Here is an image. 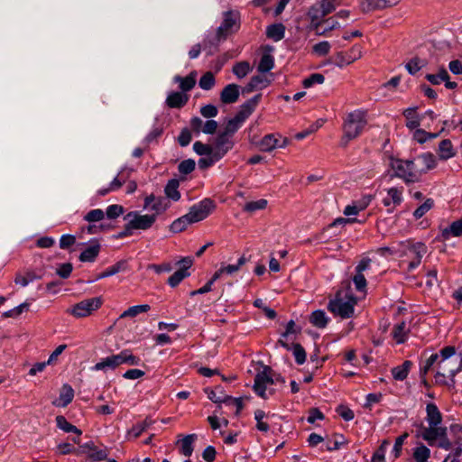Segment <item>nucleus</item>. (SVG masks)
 I'll list each match as a JSON object with an SVG mask.
<instances>
[{"instance_id":"9","label":"nucleus","mask_w":462,"mask_h":462,"mask_svg":"<svg viewBox=\"0 0 462 462\" xmlns=\"http://www.w3.org/2000/svg\"><path fill=\"white\" fill-rule=\"evenodd\" d=\"M232 138L223 131L217 134L212 144L215 157L223 158L233 148L234 142Z\"/></svg>"},{"instance_id":"43","label":"nucleus","mask_w":462,"mask_h":462,"mask_svg":"<svg viewBox=\"0 0 462 462\" xmlns=\"http://www.w3.org/2000/svg\"><path fill=\"white\" fill-rule=\"evenodd\" d=\"M125 268H126V261L122 260V261L117 262L116 264L110 266L109 268H107L98 277L104 278V277L111 276V275H114V274L119 273L120 271L125 270Z\"/></svg>"},{"instance_id":"12","label":"nucleus","mask_w":462,"mask_h":462,"mask_svg":"<svg viewBox=\"0 0 462 462\" xmlns=\"http://www.w3.org/2000/svg\"><path fill=\"white\" fill-rule=\"evenodd\" d=\"M372 259L369 257H364L356 267V274L353 277V282L356 289H365L367 285L366 279L363 274L371 264Z\"/></svg>"},{"instance_id":"60","label":"nucleus","mask_w":462,"mask_h":462,"mask_svg":"<svg viewBox=\"0 0 462 462\" xmlns=\"http://www.w3.org/2000/svg\"><path fill=\"white\" fill-rule=\"evenodd\" d=\"M293 355L295 356V360L299 365H301L306 360V352L304 348L298 343L293 344L292 346Z\"/></svg>"},{"instance_id":"1","label":"nucleus","mask_w":462,"mask_h":462,"mask_svg":"<svg viewBox=\"0 0 462 462\" xmlns=\"http://www.w3.org/2000/svg\"><path fill=\"white\" fill-rule=\"evenodd\" d=\"M367 125V112L356 109L347 113L343 123V135L341 146L346 147L348 143L357 138Z\"/></svg>"},{"instance_id":"37","label":"nucleus","mask_w":462,"mask_h":462,"mask_svg":"<svg viewBox=\"0 0 462 462\" xmlns=\"http://www.w3.org/2000/svg\"><path fill=\"white\" fill-rule=\"evenodd\" d=\"M273 57L269 53H263L258 64L257 69L260 73H265L270 71L273 68Z\"/></svg>"},{"instance_id":"47","label":"nucleus","mask_w":462,"mask_h":462,"mask_svg":"<svg viewBox=\"0 0 462 462\" xmlns=\"http://www.w3.org/2000/svg\"><path fill=\"white\" fill-rule=\"evenodd\" d=\"M189 274L190 273H186L184 270H177L172 275L169 277L168 284L174 288L178 286L182 280L189 276Z\"/></svg>"},{"instance_id":"50","label":"nucleus","mask_w":462,"mask_h":462,"mask_svg":"<svg viewBox=\"0 0 462 462\" xmlns=\"http://www.w3.org/2000/svg\"><path fill=\"white\" fill-rule=\"evenodd\" d=\"M426 79L427 80H429L431 84L433 85H438L439 84L440 80H446V79H449V76H448V71L446 70V69L444 68H441L439 69V74L435 75V74H427L426 75Z\"/></svg>"},{"instance_id":"51","label":"nucleus","mask_w":462,"mask_h":462,"mask_svg":"<svg viewBox=\"0 0 462 462\" xmlns=\"http://www.w3.org/2000/svg\"><path fill=\"white\" fill-rule=\"evenodd\" d=\"M195 167H196L195 161L192 159H188V160L182 161L179 164L178 170L180 174L187 175V174L191 173L195 170Z\"/></svg>"},{"instance_id":"49","label":"nucleus","mask_w":462,"mask_h":462,"mask_svg":"<svg viewBox=\"0 0 462 462\" xmlns=\"http://www.w3.org/2000/svg\"><path fill=\"white\" fill-rule=\"evenodd\" d=\"M266 417L265 412L263 410H256L254 411V419L257 421L256 428L260 431L267 432L269 430V425L263 421Z\"/></svg>"},{"instance_id":"6","label":"nucleus","mask_w":462,"mask_h":462,"mask_svg":"<svg viewBox=\"0 0 462 462\" xmlns=\"http://www.w3.org/2000/svg\"><path fill=\"white\" fill-rule=\"evenodd\" d=\"M102 304L103 299L101 297H94L76 303L67 311L77 319H82L91 316L95 311L100 309Z\"/></svg>"},{"instance_id":"32","label":"nucleus","mask_w":462,"mask_h":462,"mask_svg":"<svg viewBox=\"0 0 462 462\" xmlns=\"http://www.w3.org/2000/svg\"><path fill=\"white\" fill-rule=\"evenodd\" d=\"M197 439L196 434H189L185 436L181 440L180 452L186 456L190 457L193 452V442Z\"/></svg>"},{"instance_id":"33","label":"nucleus","mask_w":462,"mask_h":462,"mask_svg":"<svg viewBox=\"0 0 462 462\" xmlns=\"http://www.w3.org/2000/svg\"><path fill=\"white\" fill-rule=\"evenodd\" d=\"M409 332L406 323L404 321L394 326L393 330V337L398 344H402L405 341L406 336Z\"/></svg>"},{"instance_id":"57","label":"nucleus","mask_w":462,"mask_h":462,"mask_svg":"<svg viewBox=\"0 0 462 462\" xmlns=\"http://www.w3.org/2000/svg\"><path fill=\"white\" fill-rule=\"evenodd\" d=\"M420 158L425 164V169L421 171L422 172L434 169L437 165L436 158L432 153H424Z\"/></svg>"},{"instance_id":"10","label":"nucleus","mask_w":462,"mask_h":462,"mask_svg":"<svg viewBox=\"0 0 462 462\" xmlns=\"http://www.w3.org/2000/svg\"><path fill=\"white\" fill-rule=\"evenodd\" d=\"M239 21V14L233 11H227L224 13V21L222 24L217 30V41L225 40L230 30L237 24Z\"/></svg>"},{"instance_id":"20","label":"nucleus","mask_w":462,"mask_h":462,"mask_svg":"<svg viewBox=\"0 0 462 462\" xmlns=\"http://www.w3.org/2000/svg\"><path fill=\"white\" fill-rule=\"evenodd\" d=\"M456 152L448 139L442 140L439 144L438 155L440 160L446 161L454 157Z\"/></svg>"},{"instance_id":"28","label":"nucleus","mask_w":462,"mask_h":462,"mask_svg":"<svg viewBox=\"0 0 462 462\" xmlns=\"http://www.w3.org/2000/svg\"><path fill=\"white\" fill-rule=\"evenodd\" d=\"M417 107H410L403 111V116L406 118V126L410 129L418 128L420 125V118L416 113Z\"/></svg>"},{"instance_id":"41","label":"nucleus","mask_w":462,"mask_h":462,"mask_svg":"<svg viewBox=\"0 0 462 462\" xmlns=\"http://www.w3.org/2000/svg\"><path fill=\"white\" fill-rule=\"evenodd\" d=\"M150 310V306L148 304L143 305H136L130 307L126 310H125L121 315L120 319L127 318V317H135L140 313L146 312Z\"/></svg>"},{"instance_id":"17","label":"nucleus","mask_w":462,"mask_h":462,"mask_svg":"<svg viewBox=\"0 0 462 462\" xmlns=\"http://www.w3.org/2000/svg\"><path fill=\"white\" fill-rule=\"evenodd\" d=\"M205 393L208 394V397L209 400L214 402L215 403H217V409L215 411V413L220 412L221 410V403L226 402V399L228 397V395H226L220 386L216 387L215 390L211 389H205Z\"/></svg>"},{"instance_id":"24","label":"nucleus","mask_w":462,"mask_h":462,"mask_svg":"<svg viewBox=\"0 0 462 462\" xmlns=\"http://www.w3.org/2000/svg\"><path fill=\"white\" fill-rule=\"evenodd\" d=\"M245 121V119L236 113L233 118L227 121L223 132L233 137Z\"/></svg>"},{"instance_id":"56","label":"nucleus","mask_w":462,"mask_h":462,"mask_svg":"<svg viewBox=\"0 0 462 462\" xmlns=\"http://www.w3.org/2000/svg\"><path fill=\"white\" fill-rule=\"evenodd\" d=\"M308 15L310 17L311 19V26L314 28V25L316 23L318 22H321L320 20L326 16L325 14H323V11L320 9V7L319 5L317 6H312L309 13H308Z\"/></svg>"},{"instance_id":"46","label":"nucleus","mask_w":462,"mask_h":462,"mask_svg":"<svg viewBox=\"0 0 462 462\" xmlns=\"http://www.w3.org/2000/svg\"><path fill=\"white\" fill-rule=\"evenodd\" d=\"M426 65L424 60L418 57L412 58L405 66L410 74L413 75L418 72L422 67Z\"/></svg>"},{"instance_id":"13","label":"nucleus","mask_w":462,"mask_h":462,"mask_svg":"<svg viewBox=\"0 0 462 462\" xmlns=\"http://www.w3.org/2000/svg\"><path fill=\"white\" fill-rule=\"evenodd\" d=\"M74 398V390L69 384H63L60 390L59 398L52 401V405L56 407H66L68 406Z\"/></svg>"},{"instance_id":"25","label":"nucleus","mask_w":462,"mask_h":462,"mask_svg":"<svg viewBox=\"0 0 462 462\" xmlns=\"http://www.w3.org/2000/svg\"><path fill=\"white\" fill-rule=\"evenodd\" d=\"M180 186V180L177 179H171L168 181L164 192L167 198L171 199L174 201H178L180 199V193L178 189Z\"/></svg>"},{"instance_id":"44","label":"nucleus","mask_w":462,"mask_h":462,"mask_svg":"<svg viewBox=\"0 0 462 462\" xmlns=\"http://www.w3.org/2000/svg\"><path fill=\"white\" fill-rule=\"evenodd\" d=\"M430 454V449L426 446L420 445L414 449L413 457L417 462H426Z\"/></svg>"},{"instance_id":"30","label":"nucleus","mask_w":462,"mask_h":462,"mask_svg":"<svg viewBox=\"0 0 462 462\" xmlns=\"http://www.w3.org/2000/svg\"><path fill=\"white\" fill-rule=\"evenodd\" d=\"M57 427L60 430H62L65 432H73L77 434L78 436H80L82 434V431L78 429L76 426L69 423L66 418L62 415H58L55 419Z\"/></svg>"},{"instance_id":"3","label":"nucleus","mask_w":462,"mask_h":462,"mask_svg":"<svg viewBox=\"0 0 462 462\" xmlns=\"http://www.w3.org/2000/svg\"><path fill=\"white\" fill-rule=\"evenodd\" d=\"M388 161V166L393 171V177L403 180L406 184L419 180L420 174L414 170V161L402 160L393 155H389Z\"/></svg>"},{"instance_id":"34","label":"nucleus","mask_w":462,"mask_h":462,"mask_svg":"<svg viewBox=\"0 0 462 462\" xmlns=\"http://www.w3.org/2000/svg\"><path fill=\"white\" fill-rule=\"evenodd\" d=\"M285 27L282 23L270 25L267 28L266 34L274 41H280L284 37Z\"/></svg>"},{"instance_id":"55","label":"nucleus","mask_w":462,"mask_h":462,"mask_svg":"<svg viewBox=\"0 0 462 462\" xmlns=\"http://www.w3.org/2000/svg\"><path fill=\"white\" fill-rule=\"evenodd\" d=\"M410 251L415 254V259L421 262L423 255L427 253V246L423 243L412 244L409 246Z\"/></svg>"},{"instance_id":"15","label":"nucleus","mask_w":462,"mask_h":462,"mask_svg":"<svg viewBox=\"0 0 462 462\" xmlns=\"http://www.w3.org/2000/svg\"><path fill=\"white\" fill-rule=\"evenodd\" d=\"M270 81L264 75H256L251 78L247 85L243 88V93H251L262 89L269 85Z\"/></svg>"},{"instance_id":"36","label":"nucleus","mask_w":462,"mask_h":462,"mask_svg":"<svg viewBox=\"0 0 462 462\" xmlns=\"http://www.w3.org/2000/svg\"><path fill=\"white\" fill-rule=\"evenodd\" d=\"M100 245L98 244L91 245L85 249L79 255L81 262H93L99 253Z\"/></svg>"},{"instance_id":"64","label":"nucleus","mask_w":462,"mask_h":462,"mask_svg":"<svg viewBox=\"0 0 462 462\" xmlns=\"http://www.w3.org/2000/svg\"><path fill=\"white\" fill-rule=\"evenodd\" d=\"M88 458L92 461H102L107 458V451L106 449H98L95 446V449L88 453Z\"/></svg>"},{"instance_id":"22","label":"nucleus","mask_w":462,"mask_h":462,"mask_svg":"<svg viewBox=\"0 0 462 462\" xmlns=\"http://www.w3.org/2000/svg\"><path fill=\"white\" fill-rule=\"evenodd\" d=\"M238 270L239 269L236 264H228L226 266L221 267L213 274L211 279L203 286L202 289H210L214 282L218 280L223 274H231L233 273L237 272Z\"/></svg>"},{"instance_id":"48","label":"nucleus","mask_w":462,"mask_h":462,"mask_svg":"<svg viewBox=\"0 0 462 462\" xmlns=\"http://www.w3.org/2000/svg\"><path fill=\"white\" fill-rule=\"evenodd\" d=\"M193 150L199 155H211V154H214V149H213L212 144L202 143L201 142L194 143Z\"/></svg>"},{"instance_id":"27","label":"nucleus","mask_w":462,"mask_h":462,"mask_svg":"<svg viewBox=\"0 0 462 462\" xmlns=\"http://www.w3.org/2000/svg\"><path fill=\"white\" fill-rule=\"evenodd\" d=\"M260 98L261 94H258L254 96L253 98L247 100L241 106L240 110L237 112V114L244 117L245 119H246L254 111Z\"/></svg>"},{"instance_id":"11","label":"nucleus","mask_w":462,"mask_h":462,"mask_svg":"<svg viewBox=\"0 0 462 462\" xmlns=\"http://www.w3.org/2000/svg\"><path fill=\"white\" fill-rule=\"evenodd\" d=\"M420 432H418L416 436L421 437L430 446H433L437 442L439 437L444 436L445 431H447V428L441 426L429 425V427L426 428L420 425Z\"/></svg>"},{"instance_id":"52","label":"nucleus","mask_w":462,"mask_h":462,"mask_svg":"<svg viewBox=\"0 0 462 462\" xmlns=\"http://www.w3.org/2000/svg\"><path fill=\"white\" fill-rule=\"evenodd\" d=\"M152 423V421L150 419L146 418L143 422L134 426L128 431V434H133L134 438H138Z\"/></svg>"},{"instance_id":"31","label":"nucleus","mask_w":462,"mask_h":462,"mask_svg":"<svg viewBox=\"0 0 462 462\" xmlns=\"http://www.w3.org/2000/svg\"><path fill=\"white\" fill-rule=\"evenodd\" d=\"M450 236H462V218L452 222L449 227L442 230V237L444 239H448Z\"/></svg>"},{"instance_id":"38","label":"nucleus","mask_w":462,"mask_h":462,"mask_svg":"<svg viewBox=\"0 0 462 462\" xmlns=\"http://www.w3.org/2000/svg\"><path fill=\"white\" fill-rule=\"evenodd\" d=\"M192 224V221L189 217L188 214L182 216L181 217L176 219L172 222L170 226V229L173 233H180L186 229L187 226Z\"/></svg>"},{"instance_id":"26","label":"nucleus","mask_w":462,"mask_h":462,"mask_svg":"<svg viewBox=\"0 0 462 462\" xmlns=\"http://www.w3.org/2000/svg\"><path fill=\"white\" fill-rule=\"evenodd\" d=\"M310 322L316 328H324L328 323V318L323 310L313 311L309 319Z\"/></svg>"},{"instance_id":"7","label":"nucleus","mask_w":462,"mask_h":462,"mask_svg":"<svg viewBox=\"0 0 462 462\" xmlns=\"http://www.w3.org/2000/svg\"><path fill=\"white\" fill-rule=\"evenodd\" d=\"M215 208L214 201L210 199H205L192 206L187 214L192 223H196L205 219Z\"/></svg>"},{"instance_id":"19","label":"nucleus","mask_w":462,"mask_h":462,"mask_svg":"<svg viewBox=\"0 0 462 462\" xmlns=\"http://www.w3.org/2000/svg\"><path fill=\"white\" fill-rule=\"evenodd\" d=\"M427 421L430 426H439L442 422V415L434 403H428L426 407Z\"/></svg>"},{"instance_id":"40","label":"nucleus","mask_w":462,"mask_h":462,"mask_svg":"<svg viewBox=\"0 0 462 462\" xmlns=\"http://www.w3.org/2000/svg\"><path fill=\"white\" fill-rule=\"evenodd\" d=\"M120 365L122 364H129L131 365H137L140 362L139 357L131 354L129 350H124L117 354Z\"/></svg>"},{"instance_id":"45","label":"nucleus","mask_w":462,"mask_h":462,"mask_svg":"<svg viewBox=\"0 0 462 462\" xmlns=\"http://www.w3.org/2000/svg\"><path fill=\"white\" fill-rule=\"evenodd\" d=\"M434 205V201L431 199H427L423 204H421L413 212V216L416 219L422 217L427 212H429Z\"/></svg>"},{"instance_id":"5","label":"nucleus","mask_w":462,"mask_h":462,"mask_svg":"<svg viewBox=\"0 0 462 462\" xmlns=\"http://www.w3.org/2000/svg\"><path fill=\"white\" fill-rule=\"evenodd\" d=\"M273 370L270 366L265 365L263 371L257 373L254 376L253 389L254 393L263 399H267L274 394V390L270 388L274 383L273 377Z\"/></svg>"},{"instance_id":"62","label":"nucleus","mask_w":462,"mask_h":462,"mask_svg":"<svg viewBox=\"0 0 462 462\" xmlns=\"http://www.w3.org/2000/svg\"><path fill=\"white\" fill-rule=\"evenodd\" d=\"M125 212L124 208L120 205H111L106 208V217L110 219H114L121 216Z\"/></svg>"},{"instance_id":"14","label":"nucleus","mask_w":462,"mask_h":462,"mask_svg":"<svg viewBox=\"0 0 462 462\" xmlns=\"http://www.w3.org/2000/svg\"><path fill=\"white\" fill-rule=\"evenodd\" d=\"M239 97V86L229 84L226 86L220 93V100L224 104H232L237 101Z\"/></svg>"},{"instance_id":"39","label":"nucleus","mask_w":462,"mask_h":462,"mask_svg":"<svg viewBox=\"0 0 462 462\" xmlns=\"http://www.w3.org/2000/svg\"><path fill=\"white\" fill-rule=\"evenodd\" d=\"M338 23L334 21L332 18L328 19L324 22H318L314 25V29L317 33L321 35L324 34L328 31H331L337 26Z\"/></svg>"},{"instance_id":"63","label":"nucleus","mask_w":462,"mask_h":462,"mask_svg":"<svg viewBox=\"0 0 462 462\" xmlns=\"http://www.w3.org/2000/svg\"><path fill=\"white\" fill-rule=\"evenodd\" d=\"M104 217L105 213L102 209H93L84 217V219L88 222H97L102 220Z\"/></svg>"},{"instance_id":"53","label":"nucleus","mask_w":462,"mask_h":462,"mask_svg":"<svg viewBox=\"0 0 462 462\" xmlns=\"http://www.w3.org/2000/svg\"><path fill=\"white\" fill-rule=\"evenodd\" d=\"M325 81V77L319 73L311 74L309 78L302 81V85L305 88L312 87L314 84H322Z\"/></svg>"},{"instance_id":"29","label":"nucleus","mask_w":462,"mask_h":462,"mask_svg":"<svg viewBox=\"0 0 462 462\" xmlns=\"http://www.w3.org/2000/svg\"><path fill=\"white\" fill-rule=\"evenodd\" d=\"M412 365V363L409 360L403 362L402 365L393 367L392 369L393 377L398 381H403L409 374V371Z\"/></svg>"},{"instance_id":"35","label":"nucleus","mask_w":462,"mask_h":462,"mask_svg":"<svg viewBox=\"0 0 462 462\" xmlns=\"http://www.w3.org/2000/svg\"><path fill=\"white\" fill-rule=\"evenodd\" d=\"M253 67L248 61L237 62L233 66L232 71L238 78H245L249 72H251Z\"/></svg>"},{"instance_id":"4","label":"nucleus","mask_w":462,"mask_h":462,"mask_svg":"<svg viewBox=\"0 0 462 462\" xmlns=\"http://www.w3.org/2000/svg\"><path fill=\"white\" fill-rule=\"evenodd\" d=\"M462 369V355L450 360H439L437 365L435 382L437 384H448V379L453 381L454 376Z\"/></svg>"},{"instance_id":"21","label":"nucleus","mask_w":462,"mask_h":462,"mask_svg":"<svg viewBox=\"0 0 462 462\" xmlns=\"http://www.w3.org/2000/svg\"><path fill=\"white\" fill-rule=\"evenodd\" d=\"M260 151L271 152L278 147V138L273 134H266L258 143Z\"/></svg>"},{"instance_id":"18","label":"nucleus","mask_w":462,"mask_h":462,"mask_svg":"<svg viewBox=\"0 0 462 462\" xmlns=\"http://www.w3.org/2000/svg\"><path fill=\"white\" fill-rule=\"evenodd\" d=\"M189 100V96L180 92H172L166 98V104L171 108H180Z\"/></svg>"},{"instance_id":"8","label":"nucleus","mask_w":462,"mask_h":462,"mask_svg":"<svg viewBox=\"0 0 462 462\" xmlns=\"http://www.w3.org/2000/svg\"><path fill=\"white\" fill-rule=\"evenodd\" d=\"M133 230H146L149 229L155 222V215H141L138 212L131 211L125 217Z\"/></svg>"},{"instance_id":"59","label":"nucleus","mask_w":462,"mask_h":462,"mask_svg":"<svg viewBox=\"0 0 462 462\" xmlns=\"http://www.w3.org/2000/svg\"><path fill=\"white\" fill-rule=\"evenodd\" d=\"M378 2L379 0H362L360 9L365 14L378 10Z\"/></svg>"},{"instance_id":"42","label":"nucleus","mask_w":462,"mask_h":462,"mask_svg":"<svg viewBox=\"0 0 462 462\" xmlns=\"http://www.w3.org/2000/svg\"><path fill=\"white\" fill-rule=\"evenodd\" d=\"M216 80L214 74L210 71L206 72L199 79V85L204 90H209L215 86Z\"/></svg>"},{"instance_id":"16","label":"nucleus","mask_w":462,"mask_h":462,"mask_svg":"<svg viewBox=\"0 0 462 462\" xmlns=\"http://www.w3.org/2000/svg\"><path fill=\"white\" fill-rule=\"evenodd\" d=\"M119 365L120 364L117 355H112L97 363L93 366V369L96 371L106 372L107 370H115Z\"/></svg>"},{"instance_id":"58","label":"nucleus","mask_w":462,"mask_h":462,"mask_svg":"<svg viewBox=\"0 0 462 462\" xmlns=\"http://www.w3.org/2000/svg\"><path fill=\"white\" fill-rule=\"evenodd\" d=\"M36 278L37 276L32 273H28L26 275L18 274L14 279V282L16 285L25 287Z\"/></svg>"},{"instance_id":"61","label":"nucleus","mask_w":462,"mask_h":462,"mask_svg":"<svg viewBox=\"0 0 462 462\" xmlns=\"http://www.w3.org/2000/svg\"><path fill=\"white\" fill-rule=\"evenodd\" d=\"M439 359V356L438 354L431 355L425 362V365L420 368V377H424L431 366Z\"/></svg>"},{"instance_id":"54","label":"nucleus","mask_w":462,"mask_h":462,"mask_svg":"<svg viewBox=\"0 0 462 462\" xmlns=\"http://www.w3.org/2000/svg\"><path fill=\"white\" fill-rule=\"evenodd\" d=\"M266 206H267L266 199H259L257 201L247 202L244 207V210L246 212H254L256 210L265 208Z\"/></svg>"},{"instance_id":"23","label":"nucleus","mask_w":462,"mask_h":462,"mask_svg":"<svg viewBox=\"0 0 462 462\" xmlns=\"http://www.w3.org/2000/svg\"><path fill=\"white\" fill-rule=\"evenodd\" d=\"M174 80L176 82L180 83V88L183 92L189 91V90H191L195 87V84H196V72L192 71V72H190L185 78H182L180 76H176L174 78Z\"/></svg>"},{"instance_id":"2","label":"nucleus","mask_w":462,"mask_h":462,"mask_svg":"<svg viewBox=\"0 0 462 462\" xmlns=\"http://www.w3.org/2000/svg\"><path fill=\"white\" fill-rule=\"evenodd\" d=\"M356 299L348 291H338L328 304V310L342 319H348L354 314Z\"/></svg>"}]
</instances>
